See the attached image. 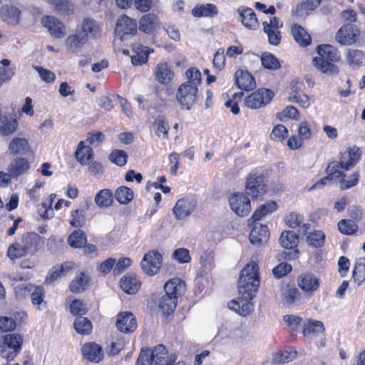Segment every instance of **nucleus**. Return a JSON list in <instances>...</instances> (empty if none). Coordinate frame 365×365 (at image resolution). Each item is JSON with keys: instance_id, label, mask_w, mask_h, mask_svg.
Wrapping results in <instances>:
<instances>
[{"instance_id": "obj_1", "label": "nucleus", "mask_w": 365, "mask_h": 365, "mask_svg": "<svg viewBox=\"0 0 365 365\" xmlns=\"http://www.w3.org/2000/svg\"><path fill=\"white\" fill-rule=\"evenodd\" d=\"M43 237L36 232H26L19 242L11 245L7 252L10 259H14L26 255H33L43 245Z\"/></svg>"}, {"instance_id": "obj_2", "label": "nucleus", "mask_w": 365, "mask_h": 365, "mask_svg": "<svg viewBox=\"0 0 365 365\" xmlns=\"http://www.w3.org/2000/svg\"><path fill=\"white\" fill-rule=\"evenodd\" d=\"M175 354L168 355L166 347L162 344L153 349H142L137 359L136 365H176Z\"/></svg>"}, {"instance_id": "obj_3", "label": "nucleus", "mask_w": 365, "mask_h": 365, "mask_svg": "<svg viewBox=\"0 0 365 365\" xmlns=\"http://www.w3.org/2000/svg\"><path fill=\"white\" fill-rule=\"evenodd\" d=\"M15 292L16 295L21 297L26 296L31 292V303L37 309L41 310L46 307V302L44 300L45 291L41 286L34 287L31 284H21L15 287Z\"/></svg>"}, {"instance_id": "obj_4", "label": "nucleus", "mask_w": 365, "mask_h": 365, "mask_svg": "<svg viewBox=\"0 0 365 365\" xmlns=\"http://www.w3.org/2000/svg\"><path fill=\"white\" fill-rule=\"evenodd\" d=\"M245 191L253 200H257L261 197L266 191L264 175L257 171L252 172L247 178Z\"/></svg>"}, {"instance_id": "obj_5", "label": "nucleus", "mask_w": 365, "mask_h": 365, "mask_svg": "<svg viewBox=\"0 0 365 365\" xmlns=\"http://www.w3.org/2000/svg\"><path fill=\"white\" fill-rule=\"evenodd\" d=\"M259 284V275H240L237 281L239 294L253 299L258 292Z\"/></svg>"}, {"instance_id": "obj_6", "label": "nucleus", "mask_w": 365, "mask_h": 365, "mask_svg": "<svg viewBox=\"0 0 365 365\" xmlns=\"http://www.w3.org/2000/svg\"><path fill=\"white\" fill-rule=\"evenodd\" d=\"M138 25L136 20L126 15L120 16L116 22L115 34L121 41L128 39L137 34Z\"/></svg>"}, {"instance_id": "obj_7", "label": "nucleus", "mask_w": 365, "mask_h": 365, "mask_svg": "<svg viewBox=\"0 0 365 365\" xmlns=\"http://www.w3.org/2000/svg\"><path fill=\"white\" fill-rule=\"evenodd\" d=\"M24 342L23 336L16 333L4 334L6 354L4 359L13 361L21 352Z\"/></svg>"}, {"instance_id": "obj_8", "label": "nucleus", "mask_w": 365, "mask_h": 365, "mask_svg": "<svg viewBox=\"0 0 365 365\" xmlns=\"http://www.w3.org/2000/svg\"><path fill=\"white\" fill-rule=\"evenodd\" d=\"M229 205L232 211L237 216H247L251 211L250 200L246 194L235 192L229 197Z\"/></svg>"}, {"instance_id": "obj_9", "label": "nucleus", "mask_w": 365, "mask_h": 365, "mask_svg": "<svg viewBox=\"0 0 365 365\" xmlns=\"http://www.w3.org/2000/svg\"><path fill=\"white\" fill-rule=\"evenodd\" d=\"M163 264V256L157 250H150L143 257L140 265L145 274H158Z\"/></svg>"}, {"instance_id": "obj_10", "label": "nucleus", "mask_w": 365, "mask_h": 365, "mask_svg": "<svg viewBox=\"0 0 365 365\" xmlns=\"http://www.w3.org/2000/svg\"><path fill=\"white\" fill-rule=\"evenodd\" d=\"M197 93V87L185 83L178 88L176 98L182 106L189 110L196 101Z\"/></svg>"}, {"instance_id": "obj_11", "label": "nucleus", "mask_w": 365, "mask_h": 365, "mask_svg": "<svg viewBox=\"0 0 365 365\" xmlns=\"http://www.w3.org/2000/svg\"><path fill=\"white\" fill-rule=\"evenodd\" d=\"M41 24L53 38L61 39L66 35V27L64 23L56 16H43Z\"/></svg>"}, {"instance_id": "obj_12", "label": "nucleus", "mask_w": 365, "mask_h": 365, "mask_svg": "<svg viewBox=\"0 0 365 365\" xmlns=\"http://www.w3.org/2000/svg\"><path fill=\"white\" fill-rule=\"evenodd\" d=\"M273 98V93L269 89H259L247 96L245 104L252 109H257L268 104Z\"/></svg>"}, {"instance_id": "obj_13", "label": "nucleus", "mask_w": 365, "mask_h": 365, "mask_svg": "<svg viewBox=\"0 0 365 365\" xmlns=\"http://www.w3.org/2000/svg\"><path fill=\"white\" fill-rule=\"evenodd\" d=\"M196 205V200L192 197L179 199L173 209L175 218L178 220L185 219L195 211Z\"/></svg>"}, {"instance_id": "obj_14", "label": "nucleus", "mask_w": 365, "mask_h": 365, "mask_svg": "<svg viewBox=\"0 0 365 365\" xmlns=\"http://www.w3.org/2000/svg\"><path fill=\"white\" fill-rule=\"evenodd\" d=\"M252 300V298L239 294L238 297L228 302L227 307L239 315L247 317L253 311L254 304Z\"/></svg>"}, {"instance_id": "obj_15", "label": "nucleus", "mask_w": 365, "mask_h": 365, "mask_svg": "<svg viewBox=\"0 0 365 365\" xmlns=\"http://www.w3.org/2000/svg\"><path fill=\"white\" fill-rule=\"evenodd\" d=\"M280 295L282 303L287 306L294 304L300 298L299 291L291 280L282 282Z\"/></svg>"}, {"instance_id": "obj_16", "label": "nucleus", "mask_w": 365, "mask_h": 365, "mask_svg": "<svg viewBox=\"0 0 365 365\" xmlns=\"http://www.w3.org/2000/svg\"><path fill=\"white\" fill-rule=\"evenodd\" d=\"M359 34V29L355 25L347 24L338 31L336 38L340 44L351 45L356 41Z\"/></svg>"}, {"instance_id": "obj_17", "label": "nucleus", "mask_w": 365, "mask_h": 365, "mask_svg": "<svg viewBox=\"0 0 365 365\" xmlns=\"http://www.w3.org/2000/svg\"><path fill=\"white\" fill-rule=\"evenodd\" d=\"M81 353L84 359L92 363H99L104 357L102 347L95 343L88 342L83 345Z\"/></svg>"}, {"instance_id": "obj_18", "label": "nucleus", "mask_w": 365, "mask_h": 365, "mask_svg": "<svg viewBox=\"0 0 365 365\" xmlns=\"http://www.w3.org/2000/svg\"><path fill=\"white\" fill-rule=\"evenodd\" d=\"M117 329L123 333H130L137 328V322L131 312H121L117 315Z\"/></svg>"}, {"instance_id": "obj_19", "label": "nucleus", "mask_w": 365, "mask_h": 365, "mask_svg": "<svg viewBox=\"0 0 365 365\" xmlns=\"http://www.w3.org/2000/svg\"><path fill=\"white\" fill-rule=\"evenodd\" d=\"M269 237V231L267 225L258 222L253 224L250 234V241L255 246H260L267 242Z\"/></svg>"}, {"instance_id": "obj_20", "label": "nucleus", "mask_w": 365, "mask_h": 365, "mask_svg": "<svg viewBox=\"0 0 365 365\" xmlns=\"http://www.w3.org/2000/svg\"><path fill=\"white\" fill-rule=\"evenodd\" d=\"M88 42L86 34H80L78 31L74 34L69 35L65 40V46L67 51L71 53H78Z\"/></svg>"}, {"instance_id": "obj_21", "label": "nucleus", "mask_w": 365, "mask_h": 365, "mask_svg": "<svg viewBox=\"0 0 365 365\" xmlns=\"http://www.w3.org/2000/svg\"><path fill=\"white\" fill-rule=\"evenodd\" d=\"M360 157V150L356 147H353L341 153L339 163L344 168V170H348L350 167L356 165Z\"/></svg>"}, {"instance_id": "obj_22", "label": "nucleus", "mask_w": 365, "mask_h": 365, "mask_svg": "<svg viewBox=\"0 0 365 365\" xmlns=\"http://www.w3.org/2000/svg\"><path fill=\"white\" fill-rule=\"evenodd\" d=\"M237 12L241 18L242 24L247 29L256 30L259 27V22L256 14L251 8L240 7Z\"/></svg>"}, {"instance_id": "obj_23", "label": "nucleus", "mask_w": 365, "mask_h": 365, "mask_svg": "<svg viewBox=\"0 0 365 365\" xmlns=\"http://www.w3.org/2000/svg\"><path fill=\"white\" fill-rule=\"evenodd\" d=\"M236 83L241 90L250 91L255 88L254 77L247 71L237 70L235 73Z\"/></svg>"}, {"instance_id": "obj_24", "label": "nucleus", "mask_w": 365, "mask_h": 365, "mask_svg": "<svg viewBox=\"0 0 365 365\" xmlns=\"http://www.w3.org/2000/svg\"><path fill=\"white\" fill-rule=\"evenodd\" d=\"M346 60L350 68L358 69L365 66V53L358 49H349L346 53Z\"/></svg>"}, {"instance_id": "obj_25", "label": "nucleus", "mask_w": 365, "mask_h": 365, "mask_svg": "<svg viewBox=\"0 0 365 365\" xmlns=\"http://www.w3.org/2000/svg\"><path fill=\"white\" fill-rule=\"evenodd\" d=\"M78 31L80 34H86L88 41L90 37H98L101 33L100 26L97 21L90 18H86L83 20L81 29Z\"/></svg>"}, {"instance_id": "obj_26", "label": "nucleus", "mask_w": 365, "mask_h": 365, "mask_svg": "<svg viewBox=\"0 0 365 365\" xmlns=\"http://www.w3.org/2000/svg\"><path fill=\"white\" fill-rule=\"evenodd\" d=\"M164 289L167 294L173 296L177 299L178 296L185 292V284L179 277H174L165 284Z\"/></svg>"}, {"instance_id": "obj_27", "label": "nucleus", "mask_w": 365, "mask_h": 365, "mask_svg": "<svg viewBox=\"0 0 365 365\" xmlns=\"http://www.w3.org/2000/svg\"><path fill=\"white\" fill-rule=\"evenodd\" d=\"M299 287L305 292H313L319 287V279L316 275H299L297 279Z\"/></svg>"}, {"instance_id": "obj_28", "label": "nucleus", "mask_w": 365, "mask_h": 365, "mask_svg": "<svg viewBox=\"0 0 365 365\" xmlns=\"http://www.w3.org/2000/svg\"><path fill=\"white\" fill-rule=\"evenodd\" d=\"M141 286L136 275H124L120 281V288L128 294H135Z\"/></svg>"}, {"instance_id": "obj_29", "label": "nucleus", "mask_w": 365, "mask_h": 365, "mask_svg": "<svg viewBox=\"0 0 365 365\" xmlns=\"http://www.w3.org/2000/svg\"><path fill=\"white\" fill-rule=\"evenodd\" d=\"M192 15L196 18L213 17L218 14V9L216 5L210 3L205 4H197L192 9Z\"/></svg>"}, {"instance_id": "obj_30", "label": "nucleus", "mask_w": 365, "mask_h": 365, "mask_svg": "<svg viewBox=\"0 0 365 365\" xmlns=\"http://www.w3.org/2000/svg\"><path fill=\"white\" fill-rule=\"evenodd\" d=\"M324 330L322 322L313 319H307L303 325V334L304 336L312 339Z\"/></svg>"}, {"instance_id": "obj_31", "label": "nucleus", "mask_w": 365, "mask_h": 365, "mask_svg": "<svg viewBox=\"0 0 365 365\" xmlns=\"http://www.w3.org/2000/svg\"><path fill=\"white\" fill-rule=\"evenodd\" d=\"M0 15L4 21L16 25L19 23L20 11L16 6L4 5L0 9Z\"/></svg>"}, {"instance_id": "obj_32", "label": "nucleus", "mask_w": 365, "mask_h": 365, "mask_svg": "<svg viewBox=\"0 0 365 365\" xmlns=\"http://www.w3.org/2000/svg\"><path fill=\"white\" fill-rule=\"evenodd\" d=\"M9 150L13 155H26L30 153V145L26 138H14L9 143Z\"/></svg>"}, {"instance_id": "obj_33", "label": "nucleus", "mask_w": 365, "mask_h": 365, "mask_svg": "<svg viewBox=\"0 0 365 365\" xmlns=\"http://www.w3.org/2000/svg\"><path fill=\"white\" fill-rule=\"evenodd\" d=\"M173 76V72L166 63H160L156 66L155 76L160 83H169L172 81Z\"/></svg>"}, {"instance_id": "obj_34", "label": "nucleus", "mask_w": 365, "mask_h": 365, "mask_svg": "<svg viewBox=\"0 0 365 365\" xmlns=\"http://www.w3.org/2000/svg\"><path fill=\"white\" fill-rule=\"evenodd\" d=\"M285 222L291 228H297L299 227V232L302 235H306L308 230L310 229L309 224H303L302 217L295 212H290L285 216Z\"/></svg>"}, {"instance_id": "obj_35", "label": "nucleus", "mask_w": 365, "mask_h": 365, "mask_svg": "<svg viewBox=\"0 0 365 365\" xmlns=\"http://www.w3.org/2000/svg\"><path fill=\"white\" fill-rule=\"evenodd\" d=\"M158 25V17L153 14L143 16L139 21L140 30L146 34L152 33Z\"/></svg>"}, {"instance_id": "obj_36", "label": "nucleus", "mask_w": 365, "mask_h": 365, "mask_svg": "<svg viewBox=\"0 0 365 365\" xmlns=\"http://www.w3.org/2000/svg\"><path fill=\"white\" fill-rule=\"evenodd\" d=\"M277 208V205L274 201H269L267 203L259 206L253 213L252 217L249 220V223H255L257 221L260 220L263 217L275 211Z\"/></svg>"}, {"instance_id": "obj_37", "label": "nucleus", "mask_w": 365, "mask_h": 365, "mask_svg": "<svg viewBox=\"0 0 365 365\" xmlns=\"http://www.w3.org/2000/svg\"><path fill=\"white\" fill-rule=\"evenodd\" d=\"M29 169L28 161L21 158H19L12 161L9 168L8 171L12 178L18 177L25 173Z\"/></svg>"}, {"instance_id": "obj_38", "label": "nucleus", "mask_w": 365, "mask_h": 365, "mask_svg": "<svg viewBox=\"0 0 365 365\" xmlns=\"http://www.w3.org/2000/svg\"><path fill=\"white\" fill-rule=\"evenodd\" d=\"M94 200L99 208H107L113 202V192L109 189H103L96 194Z\"/></svg>"}, {"instance_id": "obj_39", "label": "nucleus", "mask_w": 365, "mask_h": 365, "mask_svg": "<svg viewBox=\"0 0 365 365\" xmlns=\"http://www.w3.org/2000/svg\"><path fill=\"white\" fill-rule=\"evenodd\" d=\"M76 160L83 165H87L93 156V151L90 146H85L83 142H80L76 151Z\"/></svg>"}, {"instance_id": "obj_40", "label": "nucleus", "mask_w": 365, "mask_h": 365, "mask_svg": "<svg viewBox=\"0 0 365 365\" xmlns=\"http://www.w3.org/2000/svg\"><path fill=\"white\" fill-rule=\"evenodd\" d=\"M317 53L322 57L330 61L336 62L340 60V53L334 46L328 44L317 46Z\"/></svg>"}, {"instance_id": "obj_41", "label": "nucleus", "mask_w": 365, "mask_h": 365, "mask_svg": "<svg viewBox=\"0 0 365 365\" xmlns=\"http://www.w3.org/2000/svg\"><path fill=\"white\" fill-rule=\"evenodd\" d=\"M279 242L285 249H293L299 243V237L294 231H284L279 237Z\"/></svg>"}, {"instance_id": "obj_42", "label": "nucleus", "mask_w": 365, "mask_h": 365, "mask_svg": "<svg viewBox=\"0 0 365 365\" xmlns=\"http://www.w3.org/2000/svg\"><path fill=\"white\" fill-rule=\"evenodd\" d=\"M321 0H303L302 3L292 10V14L297 16H304L309 11L314 10L319 4Z\"/></svg>"}, {"instance_id": "obj_43", "label": "nucleus", "mask_w": 365, "mask_h": 365, "mask_svg": "<svg viewBox=\"0 0 365 365\" xmlns=\"http://www.w3.org/2000/svg\"><path fill=\"white\" fill-rule=\"evenodd\" d=\"M292 33L294 40L302 46H307L311 42L310 35L303 27L298 24L292 26Z\"/></svg>"}, {"instance_id": "obj_44", "label": "nucleus", "mask_w": 365, "mask_h": 365, "mask_svg": "<svg viewBox=\"0 0 365 365\" xmlns=\"http://www.w3.org/2000/svg\"><path fill=\"white\" fill-rule=\"evenodd\" d=\"M330 61L322 57L321 56L314 57L312 63L318 69L323 73H338L339 68L329 62Z\"/></svg>"}, {"instance_id": "obj_45", "label": "nucleus", "mask_w": 365, "mask_h": 365, "mask_svg": "<svg viewBox=\"0 0 365 365\" xmlns=\"http://www.w3.org/2000/svg\"><path fill=\"white\" fill-rule=\"evenodd\" d=\"M297 351L289 347L276 352L273 356V361L276 364H284L294 360L297 356Z\"/></svg>"}, {"instance_id": "obj_46", "label": "nucleus", "mask_w": 365, "mask_h": 365, "mask_svg": "<svg viewBox=\"0 0 365 365\" xmlns=\"http://www.w3.org/2000/svg\"><path fill=\"white\" fill-rule=\"evenodd\" d=\"M56 196V194L52 193L48 198L41 202V207L38 209V213L43 218L50 219L53 217L54 212L52 208V204Z\"/></svg>"}, {"instance_id": "obj_47", "label": "nucleus", "mask_w": 365, "mask_h": 365, "mask_svg": "<svg viewBox=\"0 0 365 365\" xmlns=\"http://www.w3.org/2000/svg\"><path fill=\"white\" fill-rule=\"evenodd\" d=\"M17 125L18 122L12 118L5 115L0 118V131L4 135L13 133L16 130Z\"/></svg>"}, {"instance_id": "obj_48", "label": "nucleus", "mask_w": 365, "mask_h": 365, "mask_svg": "<svg viewBox=\"0 0 365 365\" xmlns=\"http://www.w3.org/2000/svg\"><path fill=\"white\" fill-rule=\"evenodd\" d=\"M87 242L86 235L81 230L73 232L68 237V245L74 248H81Z\"/></svg>"}, {"instance_id": "obj_49", "label": "nucleus", "mask_w": 365, "mask_h": 365, "mask_svg": "<svg viewBox=\"0 0 365 365\" xmlns=\"http://www.w3.org/2000/svg\"><path fill=\"white\" fill-rule=\"evenodd\" d=\"M177 305V299L165 293L159 300V307L165 314H170L174 311Z\"/></svg>"}, {"instance_id": "obj_50", "label": "nucleus", "mask_w": 365, "mask_h": 365, "mask_svg": "<svg viewBox=\"0 0 365 365\" xmlns=\"http://www.w3.org/2000/svg\"><path fill=\"white\" fill-rule=\"evenodd\" d=\"M115 197L120 204L126 205L133 200V192L126 186H120L115 190Z\"/></svg>"}, {"instance_id": "obj_51", "label": "nucleus", "mask_w": 365, "mask_h": 365, "mask_svg": "<svg viewBox=\"0 0 365 365\" xmlns=\"http://www.w3.org/2000/svg\"><path fill=\"white\" fill-rule=\"evenodd\" d=\"M49 4L54 6V9L63 14H71L73 12V4L68 0H51Z\"/></svg>"}, {"instance_id": "obj_52", "label": "nucleus", "mask_w": 365, "mask_h": 365, "mask_svg": "<svg viewBox=\"0 0 365 365\" xmlns=\"http://www.w3.org/2000/svg\"><path fill=\"white\" fill-rule=\"evenodd\" d=\"M89 282L88 275L76 277L70 284V290L72 292H81L88 287Z\"/></svg>"}, {"instance_id": "obj_53", "label": "nucleus", "mask_w": 365, "mask_h": 365, "mask_svg": "<svg viewBox=\"0 0 365 365\" xmlns=\"http://www.w3.org/2000/svg\"><path fill=\"white\" fill-rule=\"evenodd\" d=\"M76 331L80 334H88L92 330L91 322L86 317H78L73 323Z\"/></svg>"}, {"instance_id": "obj_54", "label": "nucleus", "mask_w": 365, "mask_h": 365, "mask_svg": "<svg viewBox=\"0 0 365 365\" xmlns=\"http://www.w3.org/2000/svg\"><path fill=\"white\" fill-rule=\"evenodd\" d=\"M214 253L212 251H205L200 256V264L202 272H210L215 266Z\"/></svg>"}, {"instance_id": "obj_55", "label": "nucleus", "mask_w": 365, "mask_h": 365, "mask_svg": "<svg viewBox=\"0 0 365 365\" xmlns=\"http://www.w3.org/2000/svg\"><path fill=\"white\" fill-rule=\"evenodd\" d=\"M344 171H345L344 168L339 161L331 162L326 169L327 175L331 179H336L344 176Z\"/></svg>"}, {"instance_id": "obj_56", "label": "nucleus", "mask_w": 365, "mask_h": 365, "mask_svg": "<svg viewBox=\"0 0 365 365\" xmlns=\"http://www.w3.org/2000/svg\"><path fill=\"white\" fill-rule=\"evenodd\" d=\"M264 32L267 35L269 43L277 46L281 42V33L279 30L269 29L267 21L262 22Z\"/></svg>"}, {"instance_id": "obj_57", "label": "nucleus", "mask_w": 365, "mask_h": 365, "mask_svg": "<svg viewBox=\"0 0 365 365\" xmlns=\"http://www.w3.org/2000/svg\"><path fill=\"white\" fill-rule=\"evenodd\" d=\"M324 234L321 230H315L310 232L307 237V242L309 246L314 247H320L324 242Z\"/></svg>"}, {"instance_id": "obj_58", "label": "nucleus", "mask_w": 365, "mask_h": 365, "mask_svg": "<svg viewBox=\"0 0 365 365\" xmlns=\"http://www.w3.org/2000/svg\"><path fill=\"white\" fill-rule=\"evenodd\" d=\"M338 229L344 235H351L357 230V225L350 220H341L338 222Z\"/></svg>"}, {"instance_id": "obj_59", "label": "nucleus", "mask_w": 365, "mask_h": 365, "mask_svg": "<svg viewBox=\"0 0 365 365\" xmlns=\"http://www.w3.org/2000/svg\"><path fill=\"white\" fill-rule=\"evenodd\" d=\"M261 61L262 66L267 69L276 70L280 66L278 60L271 53H264L262 56Z\"/></svg>"}, {"instance_id": "obj_60", "label": "nucleus", "mask_w": 365, "mask_h": 365, "mask_svg": "<svg viewBox=\"0 0 365 365\" xmlns=\"http://www.w3.org/2000/svg\"><path fill=\"white\" fill-rule=\"evenodd\" d=\"M70 312L74 316L85 314L88 308L86 304L80 299H74L70 304Z\"/></svg>"}, {"instance_id": "obj_61", "label": "nucleus", "mask_w": 365, "mask_h": 365, "mask_svg": "<svg viewBox=\"0 0 365 365\" xmlns=\"http://www.w3.org/2000/svg\"><path fill=\"white\" fill-rule=\"evenodd\" d=\"M155 125L157 128L156 135L158 137L168 139V130L170 129L168 123L164 118H158L155 121Z\"/></svg>"}, {"instance_id": "obj_62", "label": "nucleus", "mask_w": 365, "mask_h": 365, "mask_svg": "<svg viewBox=\"0 0 365 365\" xmlns=\"http://www.w3.org/2000/svg\"><path fill=\"white\" fill-rule=\"evenodd\" d=\"M299 115V111L295 107L288 106L282 112L278 113L277 117L279 120L283 121L287 118L297 120Z\"/></svg>"}, {"instance_id": "obj_63", "label": "nucleus", "mask_w": 365, "mask_h": 365, "mask_svg": "<svg viewBox=\"0 0 365 365\" xmlns=\"http://www.w3.org/2000/svg\"><path fill=\"white\" fill-rule=\"evenodd\" d=\"M70 225L74 227H82L86 222V218L82 210H76L71 213Z\"/></svg>"}, {"instance_id": "obj_64", "label": "nucleus", "mask_w": 365, "mask_h": 365, "mask_svg": "<svg viewBox=\"0 0 365 365\" xmlns=\"http://www.w3.org/2000/svg\"><path fill=\"white\" fill-rule=\"evenodd\" d=\"M172 257L178 261L179 263L184 264L190 262L191 260V257L190 255V251L185 248H178L176 249Z\"/></svg>"}]
</instances>
